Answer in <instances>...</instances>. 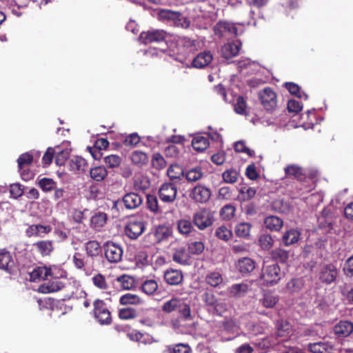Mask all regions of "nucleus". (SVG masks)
<instances>
[{
  "instance_id": "obj_1",
  "label": "nucleus",
  "mask_w": 353,
  "mask_h": 353,
  "mask_svg": "<svg viewBox=\"0 0 353 353\" xmlns=\"http://www.w3.org/2000/svg\"><path fill=\"white\" fill-rule=\"evenodd\" d=\"M162 310L166 313L177 312L180 316L185 320L190 319L191 317L190 305L181 299L172 298L165 302L162 306Z\"/></svg>"
},
{
  "instance_id": "obj_2",
  "label": "nucleus",
  "mask_w": 353,
  "mask_h": 353,
  "mask_svg": "<svg viewBox=\"0 0 353 353\" xmlns=\"http://www.w3.org/2000/svg\"><path fill=\"white\" fill-rule=\"evenodd\" d=\"M214 221V212L205 208L195 212L192 217L194 224L201 230L212 226Z\"/></svg>"
},
{
  "instance_id": "obj_3",
  "label": "nucleus",
  "mask_w": 353,
  "mask_h": 353,
  "mask_svg": "<svg viewBox=\"0 0 353 353\" xmlns=\"http://www.w3.org/2000/svg\"><path fill=\"white\" fill-rule=\"evenodd\" d=\"M145 229V223L142 218L133 216L129 219L125 226L126 236L132 240L137 239Z\"/></svg>"
},
{
  "instance_id": "obj_4",
  "label": "nucleus",
  "mask_w": 353,
  "mask_h": 353,
  "mask_svg": "<svg viewBox=\"0 0 353 353\" xmlns=\"http://www.w3.org/2000/svg\"><path fill=\"white\" fill-rule=\"evenodd\" d=\"M143 202V196L138 193L131 192L123 195L121 200L113 202L112 209L117 208L119 203H123L125 208L133 210L139 208Z\"/></svg>"
},
{
  "instance_id": "obj_5",
  "label": "nucleus",
  "mask_w": 353,
  "mask_h": 353,
  "mask_svg": "<svg viewBox=\"0 0 353 353\" xmlns=\"http://www.w3.org/2000/svg\"><path fill=\"white\" fill-rule=\"evenodd\" d=\"M283 274L278 264H272L264 266L262 269L261 279L267 285L277 283L281 279Z\"/></svg>"
},
{
  "instance_id": "obj_6",
  "label": "nucleus",
  "mask_w": 353,
  "mask_h": 353,
  "mask_svg": "<svg viewBox=\"0 0 353 353\" xmlns=\"http://www.w3.org/2000/svg\"><path fill=\"white\" fill-rule=\"evenodd\" d=\"M259 99L267 111H272L277 106V96L271 88L267 87L261 90L259 92Z\"/></svg>"
},
{
  "instance_id": "obj_7",
  "label": "nucleus",
  "mask_w": 353,
  "mask_h": 353,
  "mask_svg": "<svg viewBox=\"0 0 353 353\" xmlns=\"http://www.w3.org/2000/svg\"><path fill=\"white\" fill-rule=\"evenodd\" d=\"M32 162L33 156L29 152L21 154L17 159L19 172L24 181H29L34 176L32 172L28 168Z\"/></svg>"
},
{
  "instance_id": "obj_8",
  "label": "nucleus",
  "mask_w": 353,
  "mask_h": 353,
  "mask_svg": "<svg viewBox=\"0 0 353 353\" xmlns=\"http://www.w3.org/2000/svg\"><path fill=\"white\" fill-rule=\"evenodd\" d=\"M94 314L95 318L101 325H109L112 322L111 314L105 303L99 299L94 301Z\"/></svg>"
},
{
  "instance_id": "obj_9",
  "label": "nucleus",
  "mask_w": 353,
  "mask_h": 353,
  "mask_svg": "<svg viewBox=\"0 0 353 353\" xmlns=\"http://www.w3.org/2000/svg\"><path fill=\"white\" fill-rule=\"evenodd\" d=\"M189 195L195 203H205L211 197V190L204 185L198 184L190 190Z\"/></svg>"
},
{
  "instance_id": "obj_10",
  "label": "nucleus",
  "mask_w": 353,
  "mask_h": 353,
  "mask_svg": "<svg viewBox=\"0 0 353 353\" xmlns=\"http://www.w3.org/2000/svg\"><path fill=\"white\" fill-rule=\"evenodd\" d=\"M177 192V188L174 183H164L159 189L158 195L161 201L171 203L176 200Z\"/></svg>"
},
{
  "instance_id": "obj_11",
  "label": "nucleus",
  "mask_w": 353,
  "mask_h": 353,
  "mask_svg": "<svg viewBox=\"0 0 353 353\" xmlns=\"http://www.w3.org/2000/svg\"><path fill=\"white\" fill-rule=\"evenodd\" d=\"M337 276L338 270L334 264L329 263L321 266L319 279L323 283L330 285L336 280Z\"/></svg>"
},
{
  "instance_id": "obj_12",
  "label": "nucleus",
  "mask_w": 353,
  "mask_h": 353,
  "mask_svg": "<svg viewBox=\"0 0 353 353\" xmlns=\"http://www.w3.org/2000/svg\"><path fill=\"white\" fill-rule=\"evenodd\" d=\"M177 53L185 57H188L197 50L195 40L182 37L176 40Z\"/></svg>"
},
{
  "instance_id": "obj_13",
  "label": "nucleus",
  "mask_w": 353,
  "mask_h": 353,
  "mask_svg": "<svg viewBox=\"0 0 353 353\" xmlns=\"http://www.w3.org/2000/svg\"><path fill=\"white\" fill-rule=\"evenodd\" d=\"M105 256L110 263L119 262L123 256L121 247L113 242L109 241L104 245Z\"/></svg>"
},
{
  "instance_id": "obj_14",
  "label": "nucleus",
  "mask_w": 353,
  "mask_h": 353,
  "mask_svg": "<svg viewBox=\"0 0 353 353\" xmlns=\"http://www.w3.org/2000/svg\"><path fill=\"white\" fill-rule=\"evenodd\" d=\"M165 37L166 32L159 30L143 32L140 34V39L145 45L163 41Z\"/></svg>"
},
{
  "instance_id": "obj_15",
  "label": "nucleus",
  "mask_w": 353,
  "mask_h": 353,
  "mask_svg": "<svg viewBox=\"0 0 353 353\" xmlns=\"http://www.w3.org/2000/svg\"><path fill=\"white\" fill-rule=\"evenodd\" d=\"M139 322L145 326L152 327L154 325L159 319L158 312L153 308H146L138 314Z\"/></svg>"
},
{
  "instance_id": "obj_16",
  "label": "nucleus",
  "mask_w": 353,
  "mask_h": 353,
  "mask_svg": "<svg viewBox=\"0 0 353 353\" xmlns=\"http://www.w3.org/2000/svg\"><path fill=\"white\" fill-rule=\"evenodd\" d=\"M15 263L8 251L3 250L0 252V269L9 274H13L15 272Z\"/></svg>"
},
{
  "instance_id": "obj_17",
  "label": "nucleus",
  "mask_w": 353,
  "mask_h": 353,
  "mask_svg": "<svg viewBox=\"0 0 353 353\" xmlns=\"http://www.w3.org/2000/svg\"><path fill=\"white\" fill-rule=\"evenodd\" d=\"M55 277L54 270L46 266L37 267L30 273V280L36 281L37 279L46 280L48 277Z\"/></svg>"
},
{
  "instance_id": "obj_18",
  "label": "nucleus",
  "mask_w": 353,
  "mask_h": 353,
  "mask_svg": "<svg viewBox=\"0 0 353 353\" xmlns=\"http://www.w3.org/2000/svg\"><path fill=\"white\" fill-rule=\"evenodd\" d=\"M33 249L42 257L50 256L54 251L53 241L40 240L32 244Z\"/></svg>"
},
{
  "instance_id": "obj_19",
  "label": "nucleus",
  "mask_w": 353,
  "mask_h": 353,
  "mask_svg": "<svg viewBox=\"0 0 353 353\" xmlns=\"http://www.w3.org/2000/svg\"><path fill=\"white\" fill-rule=\"evenodd\" d=\"M52 231V227L50 225H43L41 224H32L26 230V235L28 237L37 236L43 237Z\"/></svg>"
},
{
  "instance_id": "obj_20",
  "label": "nucleus",
  "mask_w": 353,
  "mask_h": 353,
  "mask_svg": "<svg viewBox=\"0 0 353 353\" xmlns=\"http://www.w3.org/2000/svg\"><path fill=\"white\" fill-rule=\"evenodd\" d=\"M213 60V54L209 50H205L202 52L199 53L196 57L192 60V64L194 68H203Z\"/></svg>"
},
{
  "instance_id": "obj_21",
  "label": "nucleus",
  "mask_w": 353,
  "mask_h": 353,
  "mask_svg": "<svg viewBox=\"0 0 353 353\" xmlns=\"http://www.w3.org/2000/svg\"><path fill=\"white\" fill-rule=\"evenodd\" d=\"M284 172L287 178L295 179L299 181H303L306 178L303 169L296 164L288 165L284 168Z\"/></svg>"
},
{
  "instance_id": "obj_22",
  "label": "nucleus",
  "mask_w": 353,
  "mask_h": 353,
  "mask_svg": "<svg viewBox=\"0 0 353 353\" xmlns=\"http://www.w3.org/2000/svg\"><path fill=\"white\" fill-rule=\"evenodd\" d=\"M333 330L338 337H347L353 332V323L349 321H340L334 325Z\"/></svg>"
},
{
  "instance_id": "obj_23",
  "label": "nucleus",
  "mask_w": 353,
  "mask_h": 353,
  "mask_svg": "<svg viewBox=\"0 0 353 353\" xmlns=\"http://www.w3.org/2000/svg\"><path fill=\"white\" fill-rule=\"evenodd\" d=\"M255 261L250 257H243L238 260L236 268L242 275L250 274L256 268Z\"/></svg>"
},
{
  "instance_id": "obj_24",
  "label": "nucleus",
  "mask_w": 353,
  "mask_h": 353,
  "mask_svg": "<svg viewBox=\"0 0 353 353\" xmlns=\"http://www.w3.org/2000/svg\"><path fill=\"white\" fill-rule=\"evenodd\" d=\"M241 44L234 42L228 43L223 45L221 48L222 57L229 60L238 55Z\"/></svg>"
},
{
  "instance_id": "obj_25",
  "label": "nucleus",
  "mask_w": 353,
  "mask_h": 353,
  "mask_svg": "<svg viewBox=\"0 0 353 353\" xmlns=\"http://www.w3.org/2000/svg\"><path fill=\"white\" fill-rule=\"evenodd\" d=\"M237 28L233 24L228 22H219L214 27V33L219 37H223L226 33L232 35H237Z\"/></svg>"
},
{
  "instance_id": "obj_26",
  "label": "nucleus",
  "mask_w": 353,
  "mask_h": 353,
  "mask_svg": "<svg viewBox=\"0 0 353 353\" xmlns=\"http://www.w3.org/2000/svg\"><path fill=\"white\" fill-rule=\"evenodd\" d=\"M308 350L312 353H334V351L333 345L327 341L310 343Z\"/></svg>"
},
{
  "instance_id": "obj_27",
  "label": "nucleus",
  "mask_w": 353,
  "mask_h": 353,
  "mask_svg": "<svg viewBox=\"0 0 353 353\" xmlns=\"http://www.w3.org/2000/svg\"><path fill=\"white\" fill-rule=\"evenodd\" d=\"M164 279L170 285H177L182 282L183 275L180 270L169 269L164 272Z\"/></svg>"
},
{
  "instance_id": "obj_28",
  "label": "nucleus",
  "mask_w": 353,
  "mask_h": 353,
  "mask_svg": "<svg viewBox=\"0 0 353 353\" xmlns=\"http://www.w3.org/2000/svg\"><path fill=\"white\" fill-rule=\"evenodd\" d=\"M172 234L171 229L165 225H158L152 235L154 236V243H160L161 242L167 240Z\"/></svg>"
},
{
  "instance_id": "obj_29",
  "label": "nucleus",
  "mask_w": 353,
  "mask_h": 353,
  "mask_svg": "<svg viewBox=\"0 0 353 353\" xmlns=\"http://www.w3.org/2000/svg\"><path fill=\"white\" fill-rule=\"evenodd\" d=\"M70 170L71 171L84 172L88 168V163L81 157L76 156L68 160Z\"/></svg>"
},
{
  "instance_id": "obj_30",
  "label": "nucleus",
  "mask_w": 353,
  "mask_h": 353,
  "mask_svg": "<svg viewBox=\"0 0 353 353\" xmlns=\"http://www.w3.org/2000/svg\"><path fill=\"white\" fill-rule=\"evenodd\" d=\"M108 215L103 212H96L91 216L90 227L96 230H100L107 223Z\"/></svg>"
},
{
  "instance_id": "obj_31",
  "label": "nucleus",
  "mask_w": 353,
  "mask_h": 353,
  "mask_svg": "<svg viewBox=\"0 0 353 353\" xmlns=\"http://www.w3.org/2000/svg\"><path fill=\"white\" fill-rule=\"evenodd\" d=\"M263 223L265 227L272 232L279 231L283 225V221L280 217L273 215L267 216Z\"/></svg>"
},
{
  "instance_id": "obj_32",
  "label": "nucleus",
  "mask_w": 353,
  "mask_h": 353,
  "mask_svg": "<svg viewBox=\"0 0 353 353\" xmlns=\"http://www.w3.org/2000/svg\"><path fill=\"white\" fill-rule=\"evenodd\" d=\"M64 288V284L58 281H52L46 283L41 284L39 288V291L43 294L56 292Z\"/></svg>"
},
{
  "instance_id": "obj_33",
  "label": "nucleus",
  "mask_w": 353,
  "mask_h": 353,
  "mask_svg": "<svg viewBox=\"0 0 353 353\" xmlns=\"http://www.w3.org/2000/svg\"><path fill=\"white\" fill-rule=\"evenodd\" d=\"M301 233L295 229L286 231L282 236V242L285 246H290L298 242Z\"/></svg>"
},
{
  "instance_id": "obj_34",
  "label": "nucleus",
  "mask_w": 353,
  "mask_h": 353,
  "mask_svg": "<svg viewBox=\"0 0 353 353\" xmlns=\"http://www.w3.org/2000/svg\"><path fill=\"white\" fill-rule=\"evenodd\" d=\"M192 145L196 151L203 152L210 145V142L208 137L197 135L193 138Z\"/></svg>"
},
{
  "instance_id": "obj_35",
  "label": "nucleus",
  "mask_w": 353,
  "mask_h": 353,
  "mask_svg": "<svg viewBox=\"0 0 353 353\" xmlns=\"http://www.w3.org/2000/svg\"><path fill=\"white\" fill-rule=\"evenodd\" d=\"M167 174L171 181L180 180L185 175L183 167L179 164H172L167 170Z\"/></svg>"
},
{
  "instance_id": "obj_36",
  "label": "nucleus",
  "mask_w": 353,
  "mask_h": 353,
  "mask_svg": "<svg viewBox=\"0 0 353 353\" xmlns=\"http://www.w3.org/2000/svg\"><path fill=\"white\" fill-rule=\"evenodd\" d=\"M270 256L273 261L285 263L289 259V252L283 248H278L271 251Z\"/></svg>"
},
{
  "instance_id": "obj_37",
  "label": "nucleus",
  "mask_w": 353,
  "mask_h": 353,
  "mask_svg": "<svg viewBox=\"0 0 353 353\" xmlns=\"http://www.w3.org/2000/svg\"><path fill=\"white\" fill-rule=\"evenodd\" d=\"M248 285L245 283H237L232 285L230 289V294L235 298H240L248 291Z\"/></svg>"
},
{
  "instance_id": "obj_38",
  "label": "nucleus",
  "mask_w": 353,
  "mask_h": 353,
  "mask_svg": "<svg viewBox=\"0 0 353 353\" xmlns=\"http://www.w3.org/2000/svg\"><path fill=\"white\" fill-rule=\"evenodd\" d=\"M279 301V297L272 292H265L263 298L259 300L260 303L266 308H272Z\"/></svg>"
},
{
  "instance_id": "obj_39",
  "label": "nucleus",
  "mask_w": 353,
  "mask_h": 353,
  "mask_svg": "<svg viewBox=\"0 0 353 353\" xmlns=\"http://www.w3.org/2000/svg\"><path fill=\"white\" fill-rule=\"evenodd\" d=\"M177 230L183 235L188 236L192 231H194L192 222L188 219H180L177 221Z\"/></svg>"
},
{
  "instance_id": "obj_40",
  "label": "nucleus",
  "mask_w": 353,
  "mask_h": 353,
  "mask_svg": "<svg viewBox=\"0 0 353 353\" xmlns=\"http://www.w3.org/2000/svg\"><path fill=\"white\" fill-rule=\"evenodd\" d=\"M119 303L121 305H139L141 303V298L134 294L126 293L120 297Z\"/></svg>"
},
{
  "instance_id": "obj_41",
  "label": "nucleus",
  "mask_w": 353,
  "mask_h": 353,
  "mask_svg": "<svg viewBox=\"0 0 353 353\" xmlns=\"http://www.w3.org/2000/svg\"><path fill=\"white\" fill-rule=\"evenodd\" d=\"M255 12L252 10H249L246 13L242 14L238 21V24L245 26H256V21L254 19Z\"/></svg>"
},
{
  "instance_id": "obj_42",
  "label": "nucleus",
  "mask_w": 353,
  "mask_h": 353,
  "mask_svg": "<svg viewBox=\"0 0 353 353\" xmlns=\"http://www.w3.org/2000/svg\"><path fill=\"white\" fill-rule=\"evenodd\" d=\"M214 235L217 239L227 242L232 239V232L227 226L221 225L216 228Z\"/></svg>"
},
{
  "instance_id": "obj_43",
  "label": "nucleus",
  "mask_w": 353,
  "mask_h": 353,
  "mask_svg": "<svg viewBox=\"0 0 353 353\" xmlns=\"http://www.w3.org/2000/svg\"><path fill=\"white\" fill-rule=\"evenodd\" d=\"M276 334L279 337L287 336L291 330V325L287 321L278 320L276 323Z\"/></svg>"
},
{
  "instance_id": "obj_44",
  "label": "nucleus",
  "mask_w": 353,
  "mask_h": 353,
  "mask_svg": "<svg viewBox=\"0 0 353 353\" xmlns=\"http://www.w3.org/2000/svg\"><path fill=\"white\" fill-rule=\"evenodd\" d=\"M222 275L219 272H211L205 276V282L212 287H218L223 283Z\"/></svg>"
},
{
  "instance_id": "obj_45",
  "label": "nucleus",
  "mask_w": 353,
  "mask_h": 353,
  "mask_svg": "<svg viewBox=\"0 0 353 353\" xmlns=\"http://www.w3.org/2000/svg\"><path fill=\"white\" fill-rule=\"evenodd\" d=\"M132 163L137 165H143L148 161V157L146 153L141 150H135L131 154Z\"/></svg>"
},
{
  "instance_id": "obj_46",
  "label": "nucleus",
  "mask_w": 353,
  "mask_h": 353,
  "mask_svg": "<svg viewBox=\"0 0 353 353\" xmlns=\"http://www.w3.org/2000/svg\"><path fill=\"white\" fill-rule=\"evenodd\" d=\"M90 174L93 180L101 181L108 175V172L103 166H97L90 170Z\"/></svg>"
},
{
  "instance_id": "obj_47",
  "label": "nucleus",
  "mask_w": 353,
  "mask_h": 353,
  "mask_svg": "<svg viewBox=\"0 0 353 353\" xmlns=\"http://www.w3.org/2000/svg\"><path fill=\"white\" fill-rule=\"evenodd\" d=\"M158 289V283L154 279H147L141 285V290L148 295H152Z\"/></svg>"
},
{
  "instance_id": "obj_48",
  "label": "nucleus",
  "mask_w": 353,
  "mask_h": 353,
  "mask_svg": "<svg viewBox=\"0 0 353 353\" xmlns=\"http://www.w3.org/2000/svg\"><path fill=\"white\" fill-rule=\"evenodd\" d=\"M147 208L148 209L155 213L159 214L161 213V207L159 205V201L157 197L154 194H148L147 195Z\"/></svg>"
},
{
  "instance_id": "obj_49",
  "label": "nucleus",
  "mask_w": 353,
  "mask_h": 353,
  "mask_svg": "<svg viewBox=\"0 0 353 353\" xmlns=\"http://www.w3.org/2000/svg\"><path fill=\"white\" fill-rule=\"evenodd\" d=\"M86 253L90 256H97L101 252V248L97 241H90L85 244Z\"/></svg>"
},
{
  "instance_id": "obj_50",
  "label": "nucleus",
  "mask_w": 353,
  "mask_h": 353,
  "mask_svg": "<svg viewBox=\"0 0 353 353\" xmlns=\"http://www.w3.org/2000/svg\"><path fill=\"white\" fill-rule=\"evenodd\" d=\"M152 167L157 170H161L166 166L164 157L159 152L154 153L151 159Z\"/></svg>"
},
{
  "instance_id": "obj_51",
  "label": "nucleus",
  "mask_w": 353,
  "mask_h": 353,
  "mask_svg": "<svg viewBox=\"0 0 353 353\" xmlns=\"http://www.w3.org/2000/svg\"><path fill=\"white\" fill-rule=\"evenodd\" d=\"M252 225L248 223H240L235 227V234L237 236L246 238L250 236Z\"/></svg>"
},
{
  "instance_id": "obj_52",
  "label": "nucleus",
  "mask_w": 353,
  "mask_h": 353,
  "mask_svg": "<svg viewBox=\"0 0 353 353\" xmlns=\"http://www.w3.org/2000/svg\"><path fill=\"white\" fill-rule=\"evenodd\" d=\"M184 176L188 181L196 182L203 177V173L201 167H196L188 170Z\"/></svg>"
},
{
  "instance_id": "obj_53",
  "label": "nucleus",
  "mask_w": 353,
  "mask_h": 353,
  "mask_svg": "<svg viewBox=\"0 0 353 353\" xmlns=\"http://www.w3.org/2000/svg\"><path fill=\"white\" fill-rule=\"evenodd\" d=\"M120 287L123 290H131L134 287V279L132 276L123 274L117 279Z\"/></svg>"
},
{
  "instance_id": "obj_54",
  "label": "nucleus",
  "mask_w": 353,
  "mask_h": 353,
  "mask_svg": "<svg viewBox=\"0 0 353 353\" xmlns=\"http://www.w3.org/2000/svg\"><path fill=\"white\" fill-rule=\"evenodd\" d=\"M119 317L123 320H131L138 317V314L134 308L124 307L119 310Z\"/></svg>"
},
{
  "instance_id": "obj_55",
  "label": "nucleus",
  "mask_w": 353,
  "mask_h": 353,
  "mask_svg": "<svg viewBox=\"0 0 353 353\" xmlns=\"http://www.w3.org/2000/svg\"><path fill=\"white\" fill-rule=\"evenodd\" d=\"M166 351L167 353H191L192 350L188 344L178 343L168 346Z\"/></svg>"
},
{
  "instance_id": "obj_56",
  "label": "nucleus",
  "mask_w": 353,
  "mask_h": 353,
  "mask_svg": "<svg viewBox=\"0 0 353 353\" xmlns=\"http://www.w3.org/2000/svg\"><path fill=\"white\" fill-rule=\"evenodd\" d=\"M239 173L235 169L226 170L222 174L223 181L227 183H234L237 181Z\"/></svg>"
},
{
  "instance_id": "obj_57",
  "label": "nucleus",
  "mask_w": 353,
  "mask_h": 353,
  "mask_svg": "<svg viewBox=\"0 0 353 353\" xmlns=\"http://www.w3.org/2000/svg\"><path fill=\"white\" fill-rule=\"evenodd\" d=\"M173 261L182 265L188 263L189 256L183 248L178 249L173 254Z\"/></svg>"
},
{
  "instance_id": "obj_58",
  "label": "nucleus",
  "mask_w": 353,
  "mask_h": 353,
  "mask_svg": "<svg viewBox=\"0 0 353 353\" xmlns=\"http://www.w3.org/2000/svg\"><path fill=\"white\" fill-rule=\"evenodd\" d=\"M259 244L263 250H269L274 245V240L270 234H263L259 236Z\"/></svg>"
},
{
  "instance_id": "obj_59",
  "label": "nucleus",
  "mask_w": 353,
  "mask_h": 353,
  "mask_svg": "<svg viewBox=\"0 0 353 353\" xmlns=\"http://www.w3.org/2000/svg\"><path fill=\"white\" fill-rule=\"evenodd\" d=\"M323 215L319 219V227L323 229H327L330 231L333 229V222L332 218L328 216H324L325 212H329L327 209H323Z\"/></svg>"
},
{
  "instance_id": "obj_60",
  "label": "nucleus",
  "mask_w": 353,
  "mask_h": 353,
  "mask_svg": "<svg viewBox=\"0 0 353 353\" xmlns=\"http://www.w3.org/2000/svg\"><path fill=\"white\" fill-rule=\"evenodd\" d=\"M285 87L289 91L291 94H293L299 98H304L305 99H307V94L303 93V95L301 94L300 87L293 82H287L285 84Z\"/></svg>"
},
{
  "instance_id": "obj_61",
  "label": "nucleus",
  "mask_w": 353,
  "mask_h": 353,
  "mask_svg": "<svg viewBox=\"0 0 353 353\" xmlns=\"http://www.w3.org/2000/svg\"><path fill=\"white\" fill-rule=\"evenodd\" d=\"M234 111L239 114L247 115V103L243 96H239L234 104Z\"/></svg>"
},
{
  "instance_id": "obj_62",
  "label": "nucleus",
  "mask_w": 353,
  "mask_h": 353,
  "mask_svg": "<svg viewBox=\"0 0 353 353\" xmlns=\"http://www.w3.org/2000/svg\"><path fill=\"white\" fill-rule=\"evenodd\" d=\"M159 15L161 19L171 20L174 22L177 17H180V12L173 11L169 9L161 10L159 12Z\"/></svg>"
},
{
  "instance_id": "obj_63",
  "label": "nucleus",
  "mask_w": 353,
  "mask_h": 353,
  "mask_svg": "<svg viewBox=\"0 0 353 353\" xmlns=\"http://www.w3.org/2000/svg\"><path fill=\"white\" fill-rule=\"evenodd\" d=\"M235 208L232 205H224L220 210V216L223 219L230 220L234 216Z\"/></svg>"
},
{
  "instance_id": "obj_64",
  "label": "nucleus",
  "mask_w": 353,
  "mask_h": 353,
  "mask_svg": "<svg viewBox=\"0 0 353 353\" xmlns=\"http://www.w3.org/2000/svg\"><path fill=\"white\" fill-rule=\"evenodd\" d=\"M105 163L110 168H117L121 163V159L116 154H110L104 158Z\"/></svg>"
}]
</instances>
